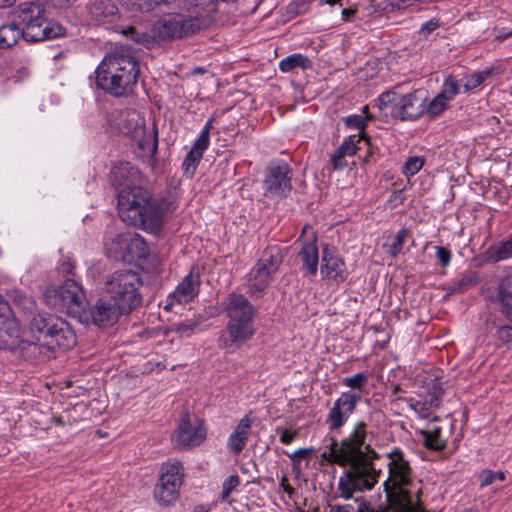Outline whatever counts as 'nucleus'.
I'll list each match as a JSON object with an SVG mask.
<instances>
[{"label":"nucleus","mask_w":512,"mask_h":512,"mask_svg":"<svg viewBox=\"0 0 512 512\" xmlns=\"http://www.w3.org/2000/svg\"><path fill=\"white\" fill-rule=\"evenodd\" d=\"M373 435L365 421H358L341 441L331 437L328 450L322 453L327 462L347 467L337 486L341 498L351 499L354 493L370 491L378 482L381 470L375 468L373 461L379 454L367 442Z\"/></svg>","instance_id":"1"},{"label":"nucleus","mask_w":512,"mask_h":512,"mask_svg":"<svg viewBox=\"0 0 512 512\" xmlns=\"http://www.w3.org/2000/svg\"><path fill=\"white\" fill-rule=\"evenodd\" d=\"M118 212L123 222L157 233L163 226L170 202L153 198L150 192L139 186H127L119 190Z\"/></svg>","instance_id":"2"},{"label":"nucleus","mask_w":512,"mask_h":512,"mask_svg":"<svg viewBox=\"0 0 512 512\" xmlns=\"http://www.w3.org/2000/svg\"><path fill=\"white\" fill-rule=\"evenodd\" d=\"M97 87L113 97H129L134 93L140 67L130 48L115 47L97 67Z\"/></svg>","instance_id":"3"},{"label":"nucleus","mask_w":512,"mask_h":512,"mask_svg":"<svg viewBox=\"0 0 512 512\" xmlns=\"http://www.w3.org/2000/svg\"><path fill=\"white\" fill-rule=\"evenodd\" d=\"M225 311L228 322L218 338V345L222 349L233 352L253 337L255 308L243 295L232 293L228 297Z\"/></svg>","instance_id":"4"},{"label":"nucleus","mask_w":512,"mask_h":512,"mask_svg":"<svg viewBox=\"0 0 512 512\" xmlns=\"http://www.w3.org/2000/svg\"><path fill=\"white\" fill-rule=\"evenodd\" d=\"M200 30V21L196 17L183 14H169L157 21L151 30V34L140 31L133 26L123 28L120 32L134 43L149 47L156 43L172 41L187 37Z\"/></svg>","instance_id":"5"},{"label":"nucleus","mask_w":512,"mask_h":512,"mask_svg":"<svg viewBox=\"0 0 512 512\" xmlns=\"http://www.w3.org/2000/svg\"><path fill=\"white\" fill-rule=\"evenodd\" d=\"M11 13L15 23L22 30L23 39L27 42H40L65 34V29L60 24L47 20L45 8L41 3L24 2Z\"/></svg>","instance_id":"6"},{"label":"nucleus","mask_w":512,"mask_h":512,"mask_svg":"<svg viewBox=\"0 0 512 512\" xmlns=\"http://www.w3.org/2000/svg\"><path fill=\"white\" fill-rule=\"evenodd\" d=\"M388 479L384 482L387 502L397 504L404 511H411L414 504L409 487L413 484L412 468L401 449L395 448L387 454Z\"/></svg>","instance_id":"7"},{"label":"nucleus","mask_w":512,"mask_h":512,"mask_svg":"<svg viewBox=\"0 0 512 512\" xmlns=\"http://www.w3.org/2000/svg\"><path fill=\"white\" fill-rule=\"evenodd\" d=\"M31 333L43 346L51 352L55 348L63 350L73 348L77 343L76 334L71 325L63 318L49 314L38 313L30 320Z\"/></svg>","instance_id":"8"},{"label":"nucleus","mask_w":512,"mask_h":512,"mask_svg":"<svg viewBox=\"0 0 512 512\" xmlns=\"http://www.w3.org/2000/svg\"><path fill=\"white\" fill-rule=\"evenodd\" d=\"M142 281L138 272L133 270H118L107 277L105 281L106 295L110 297L124 314H130L141 306L143 297L140 293Z\"/></svg>","instance_id":"9"},{"label":"nucleus","mask_w":512,"mask_h":512,"mask_svg":"<svg viewBox=\"0 0 512 512\" xmlns=\"http://www.w3.org/2000/svg\"><path fill=\"white\" fill-rule=\"evenodd\" d=\"M112 126L125 136L134 139L138 148L147 155L154 156L157 152V136L145 134L144 119L135 109L116 111L113 114Z\"/></svg>","instance_id":"10"},{"label":"nucleus","mask_w":512,"mask_h":512,"mask_svg":"<svg viewBox=\"0 0 512 512\" xmlns=\"http://www.w3.org/2000/svg\"><path fill=\"white\" fill-rule=\"evenodd\" d=\"M283 259L282 250L277 245L263 250L260 259L248 274V292L251 296H259L265 290Z\"/></svg>","instance_id":"11"},{"label":"nucleus","mask_w":512,"mask_h":512,"mask_svg":"<svg viewBox=\"0 0 512 512\" xmlns=\"http://www.w3.org/2000/svg\"><path fill=\"white\" fill-rule=\"evenodd\" d=\"M51 307L66 310L73 316H80L86 307V296L82 287L73 279L65 280L58 289L49 287L44 293Z\"/></svg>","instance_id":"12"},{"label":"nucleus","mask_w":512,"mask_h":512,"mask_svg":"<svg viewBox=\"0 0 512 512\" xmlns=\"http://www.w3.org/2000/svg\"><path fill=\"white\" fill-rule=\"evenodd\" d=\"M292 168L283 160L271 161L265 169L264 195L270 199L287 198L292 190Z\"/></svg>","instance_id":"13"},{"label":"nucleus","mask_w":512,"mask_h":512,"mask_svg":"<svg viewBox=\"0 0 512 512\" xmlns=\"http://www.w3.org/2000/svg\"><path fill=\"white\" fill-rule=\"evenodd\" d=\"M182 465L179 461L167 462L162 465L160 477L154 488V499L163 506L176 501L183 482Z\"/></svg>","instance_id":"14"},{"label":"nucleus","mask_w":512,"mask_h":512,"mask_svg":"<svg viewBox=\"0 0 512 512\" xmlns=\"http://www.w3.org/2000/svg\"><path fill=\"white\" fill-rule=\"evenodd\" d=\"M427 91L414 90L406 95H401L393 106L391 116L401 121H414L419 119L426 110Z\"/></svg>","instance_id":"15"},{"label":"nucleus","mask_w":512,"mask_h":512,"mask_svg":"<svg viewBox=\"0 0 512 512\" xmlns=\"http://www.w3.org/2000/svg\"><path fill=\"white\" fill-rule=\"evenodd\" d=\"M361 400L359 394L353 392H343L336 399L332 408L329 410L326 424L330 431L340 429L355 411L358 402Z\"/></svg>","instance_id":"16"},{"label":"nucleus","mask_w":512,"mask_h":512,"mask_svg":"<svg viewBox=\"0 0 512 512\" xmlns=\"http://www.w3.org/2000/svg\"><path fill=\"white\" fill-rule=\"evenodd\" d=\"M444 394L442 382L435 378L428 384L426 395L420 399L404 398L410 409L415 411L420 417L428 418L429 411L438 408L441 404V399Z\"/></svg>","instance_id":"17"},{"label":"nucleus","mask_w":512,"mask_h":512,"mask_svg":"<svg viewBox=\"0 0 512 512\" xmlns=\"http://www.w3.org/2000/svg\"><path fill=\"white\" fill-rule=\"evenodd\" d=\"M320 270L323 279L336 284L344 282L349 275L343 259L327 244L323 246Z\"/></svg>","instance_id":"18"},{"label":"nucleus","mask_w":512,"mask_h":512,"mask_svg":"<svg viewBox=\"0 0 512 512\" xmlns=\"http://www.w3.org/2000/svg\"><path fill=\"white\" fill-rule=\"evenodd\" d=\"M94 324L109 326L116 323L121 315H125L122 309L107 295L99 298L90 311Z\"/></svg>","instance_id":"19"},{"label":"nucleus","mask_w":512,"mask_h":512,"mask_svg":"<svg viewBox=\"0 0 512 512\" xmlns=\"http://www.w3.org/2000/svg\"><path fill=\"white\" fill-rule=\"evenodd\" d=\"M206 437V431L203 424L199 422L196 425H192L188 419V416L182 420L178 427L176 435L172 440L176 445L183 448H191L199 446Z\"/></svg>","instance_id":"20"},{"label":"nucleus","mask_w":512,"mask_h":512,"mask_svg":"<svg viewBox=\"0 0 512 512\" xmlns=\"http://www.w3.org/2000/svg\"><path fill=\"white\" fill-rule=\"evenodd\" d=\"M140 178L141 174L138 168L126 161L117 162L110 172V182L118 188L134 186Z\"/></svg>","instance_id":"21"},{"label":"nucleus","mask_w":512,"mask_h":512,"mask_svg":"<svg viewBox=\"0 0 512 512\" xmlns=\"http://www.w3.org/2000/svg\"><path fill=\"white\" fill-rule=\"evenodd\" d=\"M200 283L199 271L193 268L170 296L178 303H187L198 295Z\"/></svg>","instance_id":"22"},{"label":"nucleus","mask_w":512,"mask_h":512,"mask_svg":"<svg viewBox=\"0 0 512 512\" xmlns=\"http://www.w3.org/2000/svg\"><path fill=\"white\" fill-rule=\"evenodd\" d=\"M252 418L245 415L229 435L227 448L233 455H239L245 448L251 433Z\"/></svg>","instance_id":"23"},{"label":"nucleus","mask_w":512,"mask_h":512,"mask_svg":"<svg viewBox=\"0 0 512 512\" xmlns=\"http://www.w3.org/2000/svg\"><path fill=\"white\" fill-rule=\"evenodd\" d=\"M120 243L126 245L124 262H131L136 259H145L149 254L146 241L139 234L124 233L118 237Z\"/></svg>","instance_id":"24"},{"label":"nucleus","mask_w":512,"mask_h":512,"mask_svg":"<svg viewBox=\"0 0 512 512\" xmlns=\"http://www.w3.org/2000/svg\"><path fill=\"white\" fill-rule=\"evenodd\" d=\"M87 9L90 20L97 24L110 23L118 17V7L112 0H91Z\"/></svg>","instance_id":"25"},{"label":"nucleus","mask_w":512,"mask_h":512,"mask_svg":"<svg viewBox=\"0 0 512 512\" xmlns=\"http://www.w3.org/2000/svg\"><path fill=\"white\" fill-rule=\"evenodd\" d=\"M7 295L9 299L7 301L12 307V313L17 311L19 313H23L24 315L30 316L36 311L37 304L31 295L19 289H11Z\"/></svg>","instance_id":"26"},{"label":"nucleus","mask_w":512,"mask_h":512,"mask_svg":"<svg viewBox=\"0 0 512 512\" xmlns=\"http://www.w3.org/2000/svg\"><path fill=\"white\" fill-rule=\"evenodd\" d=\"M298 256L303 262V270H305L308 275H316L318 270L319 255L315 240L311 242H305L302 245Z\"/></svg>","instance_id":"27"},{"label":"nucleus","mask_w":512,"mask_h":512,"mask_svg":"<svg viewBox=\"0 0 512 512\" xmlns=\"http://www.w3.org/2000/svg\"><path fill=\"white\" fill-rule=\"evenodd\" d=\"M176 7L184 9L195 14L196 18L210 14L216 10V4L213 0H171Z\"/></svg>","instance_id":"28"},{"label":"nucleus","mask_w":512,"mask_h":512,"mask_svg":"<svg viewBox=\"0 0 512 512\" xmlns=\"http://www.w3.org/2000/svg\"><path fill=\"white\" fill-rule=\"evenodd\" d=\"M418 433L422 437L423 445L428 450L440 452L446 448L447 440L442 436L441 427L421 429Z\"/></svg>","instance_id":"29"},{"label":"nucleus","mask_w":512,"mask_h":512,"mask_svg":"<svg viewBox=\"0 0 512 512\" xmlns=\"http://www.w3.org/2000/svg\"><path fill=\"white\" fill-rule=\"evenodd\" d=\"M21 37L23 38L22 30L11 14L10 22L0 27V49L14 46Z\"/></svg>","instance_id":"30"},{"label":"nucleus","mask_w":512,"mask_h":512,"mask_svg":"<svg viewBox=\"0 0 512 512\" xmlns=\"http://www.w3.org/2000/svg\"><path fill=\"white\" fill-rule=\"evenodd\" d=\"M501 311L512 322V275L503 278L498 287Z\"/></svg>","instance_id":"31"},{"label":"nucleus","mask_w":512,"mask_h":512,"mask_svg":"<svg viewBox=\"0 0 512 512\" xmlns=\"http://www.w3.org/2000/svg\"><path fill=\"white\" fill-rule=\"evenodd\" d=\"M512 257V234L507 240L490 246L486 251V258L491 262H500Z\"/></svg>","instance_id":"32"},{"label":"nucleus","mask_w":512,"mask_h":512,"mask_svg":"<svg viewBox=\"0 0 512 512\" xmlns=\"http://www.w3.org/2000/svg\"><path fill=\"white\" fill-rule=\"evenodd\" d=\"M312 67L311 60L300 53L292 54L282 59L279 62V69L283 73H288L293 71L295 68H301L303 70L309 69Z\"/></svg>","instance_id":"33"},{"label":"nucleus","mask_w":512,"mask_h":512,"mask_svg":"<svg viewBox=\"0 0 512 512\" xmlns=\"http://www.w3.org/2000/svg\"><path fill=\"white\" fill-rule=\"evenodd\" d=\"M118 2L129 12H149L161 3L169 4L170 0H118Z\"/></svg>","instance_id":"34"},{"label":"nucleus","mask_w":512,"mask_h":512,"mask_svg":"<svg viewBox=\"0 0 512 512\" xmlns=\"http://www.w3.org/2000/svg\"><path fill=\"white\" fill-rule=\"evenodd\" d=\"M450 101L444 95L438 93L428 104L426 103L425 112L431 119H435L443 114L448 108Z\"/></svg>","instance_id":"35"},{"label":"nucleus","mask_w":512,"mask_h":512,"mask_svg":"<svg viewBox=\"0 0 512 512\" xmlns=\"http://www.w3.org/2000/svg\"><path fill=\"white\" fill-rule=\"evenodd\" d=\"M493 74V69H485L480 72H475L471 75L466 76L462 82H463V89L464 92H469L480 85H482L485 80L489 77H491Z\"/></svg>","instance_id":"36"},{"label":"nucleus","mask_w":512,"mask_h":512,"mask_svg":"<svg viewBox=\"0 0 512 512\" xmlns=\"http://www.w3.org/2000/svg\"><path fill=\"white\" fill-rule=\"evenodd\" d=\"M479 282V277L475 272H468L463 274V276L455 280L450 287L451 293H463L467 291L469 288L474 287Z\"/></svg>","instance_id":"37"},{"label":"nucleus","mask_w":512,"mask_h":512,"mask_svg":"<svg viewBox=\"0 0 512 512\" xmlns=\"http://www.w3.org/2000/svg\"><path fill=\"white\" fill-rule=\"evenodd\" d=\"M461 87H463V82L458 81L453 75L449 74L445 77L439 93L444 95L447 100L452 101L460 93Z\"/></svg>","instance_id":"38"},{"label":"nucleus","mask_w":512,"mask_h":512,"mask_svg":"<svg viewBox=\"0 0 512 512\" xmlns=\"http://www.w3.org/2000/svg\"><path fill=\"white\" fill-rule=\"evenodd\" d=\"M356 502L358 503L357 512H410L404 511V509H400L397 504L390 502H388L386 506H380L377 509L372 507L370 503L364 501L362 498H356Z\"/></svg>","instance_id":"39"},{"label":"nucleus","mask_w":512,"mask_h":512,"mask_svg":"<svg viewBox=\"0 0 512 512\" xmlns=\"http://www.w3.org/2000/svg\"><path fill=\"white\" fill-rule=\"evenodd\" d=\"M203 154L196 151L195 149L191 148V150L186 155L183 163L182 168L184 170V173L187 174L189 177H192L197 169V166L202 159Z\"/></svg>","instance_id":"40"},{"label":"nucleus","mask_w":512,"mask_h":512,"mask_svg":"<svg viewBox=\"0 0 512 512\" xmlns=\"http://www.w3.org/2000/svg\"><path fill=\"white\" fill-rule=\"evenodd\" d=\"M212 119H209L205 126L203 127L199 137L193 144L192 148L196 151L204 154V152L207 150L210 142V130L212 129Z\"/></svg>","instance_id":"41"},{"label":"nucleus","mask_w":512,"mask_h":512,"mask_svg":"<svg viewBox=\"0 0 512 512\" xmlns=\"http://www.w3.org/2000/svg\"><path fill=\"white\" fill-rule=\"evenodd\" d=\"M410 236V231L408 228H402L395 236L393 243L389 246L388 253L391 257H397L403 249L404 243L407 238Z\"/></svg>","instance_id":"42"},{"label":"nucleus","mask_w":512,"mask_h":512,"mask_svg":"<svg viewBox=\"0 0 512 512\" xmlns=\"http://www.w3.org/2000/svg\"><path fill=\"white\" fill-rule=\"evenodd\" d=\"M478 478L480 486L483 488L492 485L497 480L501 482L504 481L506 476L505 473L502 471H492L489 469H485L479 473Z\"/></svg>","instance_id":"43"},{"label":"nucleus","mask_w":512,"mask_h":512,"mask_svg":"<svg viewBox=\"0 0 512 512\" xmlns=\"http://www.w3.org/2000/svg\"><path fill=\"white\" fill-rule=\"evenodd\" d=\"M124 233H121V235H123ZM120 236V234H117L115 235L112 239H111V242L108 243L106 242V249H107V253L110 257H113L115 259H119V260H122L123 261V256H125V253L126 252V245L120 243V241H118V237Z\"/></svg>","instance_id":"44"},{"label":"nucleus","mask_w":512,"mask_h":512,"mask_svg":"<svg viewBox=\"0 0 512 512\" xmlns=\"http://www.w3.org/2000/svg\"><path fill=\"white\" fill-rule=\"evenodd\" d=\"M399 97L400 96H398L396 92L388 90L378 96L376 103L380 110H385L387 108H391L392 110L395 103L399 100Z\"/></svg>","instance_id":"45"},{"label":"nucleus","mask_w":512,"mask_h":512,"mask_svg":"<svg viewBox=\"0 0 512 512\" xmlns=\"http://www.w3.org/2000/svg\"><path fill=\"white\" fill-rule=\"evenodd\" d=\"M424 163H425V161L422 157H419V156L409 157L403 166V173L407 177L413 176L420 171V169L423 167Z\"/></svg>","instance_id":"46"},{"label":"nucleus","mask_w":512,"mask_h":512,"mask_svg":"<svg viewBox=\"0 0 512 512\" xmlns=\"http://www.w3.org/2000/svg\"><path fill=\"white\" fill-rule=\"evenodd\" d=\"M362 138L359 136L356 139V136H350L344 140V142L339 146V153H343L346 156H353L356 154L357 150L360 149L357 144L360 143Z\"/></svg>","instance_id":"47"},{"label":"nucleus","mask_w":512,"mask_h":512,"mask_svg":"<svg viewBox=\"0 0 512 512\" xmlns=\"http://www.w3.org/2000/svg\"><path fill=\"white\" fill-rule=\"evenodd\" d=\"M343 384L351 389L361 390L367 384V376L363 372L343 379Z\"/></svg>","instance_id":"48"},{"label":"nucleus","mask_w":512,"mask_h":512,"mask_svg":"<svg viewBox=\"0 0 512 512\" xmlns=\"http://www.w3.org/2000/svg\"><path fill=\"white\" fill-rule=\"evenodd\" d=\"M198 322L194 320H185L181 323H177L173 325V331L182 335V336H190L194 330L197 328Z\"/></svg>","instance_id":"49"},{"label":"nucleus","mask_w":512,"mask_h":512,"mask_svg":"<svg viewBox=\"0 0 512 512\" xmlns=\"http://www.w3.org/2000/svg\"><path fill=\"white\" fill-rule=\"evenodd\" d=\"M240 480L237 475H230L223 483L221 492V500L225 501L230 496L231 492L239 485Z\"/></svg>","instance_id":"50"},{"label":"nucleus","mask_w":512,"mask_h":512,"mask_svg":"<svg viewBox=\"0 0 512 512\" xmlns=\"http://www.w3.org/2000/svg\"><path fill=\"white\" fill-rule=\"evenodd\" d=\"M497 339L509 349H512V327L502 326L496 332Z\"/></svg>","instance_id":"51"},{"label":"nucleus","mask_w":512,"mask_h":512,"mask_svg":"<svg viewBox=\"0 0 512 512\" xmlns=\"http://www.w3.org/2000/svg\"><path fill=\"white\" fill-rule=\"evenodd\" d=\"M313 451V448H300L292 454L287 453V456L292 460L295 468L300 460L308 459L312 455Z\"/></svg>","instance_id":"52"},{"label":"nucleus","mask_w":512,"mask_h":512,"mask_svg":"<svg viewBox=\"0 0 512 512\" xmlns=\"http://www.w3.org/2000/svg\"><path fill=\"white\" fill-rule=\"evenodd\" d=\"M436 257L442 267H447L452 259V254L446 247H436Z\"/></svg>","instance_id":"53"},{"label":"nucleus","mask_w":512,"mask_h":512,"mask_svg":"<svg viewBox=\"0 0 512 512\" xmlns=\"http://www.w3.org/2000/svg\"><path fill=\"white\" fill-rule=\"evenodd\" d=\"M345 124L350 128L358 129L360 132L365 128V120L360 115H351L345 119Z\"/></svg>","instance_id":"54"},{"label":"nucleus","mask_w":512,"mask_h":512,"mask_svg":"<svg viewBox=\"0 0 512 512\" xmlns=\"http://www.w3.org/2000/svg\"><path fill=\"white\" fill-rule=\"evenodd\" d=\"M440 26L439 19L432 18L428 22L422 24L419 33L427 38L434 30Z\"/></svg>","instance_id":"55"},{"label":"nucleus","mask_w":512,"mask_h":512,"mask_svg":"<svg viewBox=\"0 0 512 512\" xmlns=\"http://www.w3.org/2000/svg\"><path fill=\"white\" fill-rule=\"evenodd\" d=\"M345 157L346 155H344L343 153H339V150L337 149L331 156V164L333 166V169L339 170L345 168L347 166Z\"/></svg>","instance_id":"56"},{"label":"nucleus","mask_w":512,"mask_h":512,"mask_svg":"<svg viewBox=\"0 0 512 512\" xmlns=\"http://www.w3.org/2000/svg\"><path fill=\"white\" fill-rule=\"evenodd\" d=\"M276 431L280 433V441L283 444H290L292 443L295 438L298 436V431H289L287 429L277 428Z\"/></svg>","instance_id":"57"},{"label":"nucleus","mask_w":512,"mask_h":512,"mask_svg":"<svg viewBox=\"0 0 512 512\" xmlns=\"http://www.w3.org/2000/svg\"><path fill=\"white\" fill-rule=\"evenodd\" d=\"M12 314L10 303L0 295V319H8Z\"/></svg>","instance_id":"58"},{"label":"nucleus","mask_w":512,"mask_h":512,"mask_svg":"<svg viewBox=\"0 0 512 512\" xmlns=\"http://www.w3.org/2000/svg\"><path fill=\"white\" fill-rule=\"evenodd\" d=\"M410 5H413L412 3V0H395L393 2L390 3V6H391V9L392 10H395V9H404L406 8L407 6H410Z\"/></svg>","instance_id":"59"},{"label":"nucleus","mask_w":512,"mask_h":512,"mask_svg":"<svg viewBox=\"0 0 512 512\" xmlns=\"http://www.w3.org/2000/svg\"><path fill=\"white\" fill-rule=\"evenodd\" d=\"M353 506L347 505H333L330 507V512H353Z\"/></svg>","instance_id":"60"},{"label":"nucleus","mask_w":512,"mask_h":512,"mask_svg":"<svg viewBox=\"0 0 512 512\" xmlns=\"http://www.w3.org/2000/svg\"><path fill=\"white\" fill-rule=\"evenodd\" d=\"M280 487L286 492L289 496L294 493V489L291 485L288 484V479L286 476L281 478Z\"/></svg>","instance_id":"61"},{"label":"nucleus","mask_w":512,"mask_h":512,"mask_svg":"<svg viewBox=\"0 0 512 512\" xmlns=\"http://www.w3.org/2000/svg\"><path fill=\"white\" fill-rule=\"evenodd\" d=\"M15 2L16 0H0V8L11 7Z\"/></svg>","instance_id":"62"},{"label":"nucleus","mask_w":512,"mask_h":512,"mask_svg":"<svg viewBox=\"0 0 512 512\" xmlns=\"http://www.w3.org/2000/svg\"><path fill=\"white\" fill-rule=\"evenodd\" d=\"M352 14H354V11H352V10H349V9L342 10V16H343L344 20H348L349 16Z\"/></svg>","instance_id":"63"},{"label":"nucleus","mask_w":512,"mask_h":512,"mask_svg":"<svg viewBox=\"0 0 512 512\" xmlns=\"http://www.w3.org/2000/svg\"><path fill=\"white\" fill-rule=\"evenodd\" d=\"M192 512H208V509H206L203 505H197L194 507Z\"/></svg>","instance_id":"64"}]
</instances>
